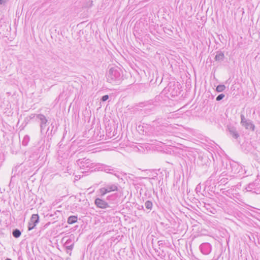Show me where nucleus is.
Returning <instances> with one entry per match:
<instances>
[{
  "instance_id": "obj_4",
  "label": "nucleus",
  "mask_w": 260,
  "mask_h": 260,
  "mask_svg": "<svg viewBox=\"0 0 260 260\" xmlns=\"http://www.w3.org/2000/svg\"><path fill=\"white\" fill-rule=\"evenodd\" d=\"M90 161L89 159H79L77 161V164L81 169H86L89 167V165L91 164Z\"/></svg>"
},
{
  "instance_id": "obj_17",
  "label": "nucleus",
  "mask_w": 260,
  "mask_h": 260,
  "mask_svg": "<svg viewBox=\"0 0 260 260\" xmlns=\"http://www.w3.org/2000/svg\"><path fill=\"white\" fill-rule=\"evenodd\" d=\"M29 141V136H27V135L25 136L23 138V140H22V145H23L24 146L27 145Z\"/></svg>"
},
{
  "instance_id": "obj_1",
  "label": "nucleus",
  "mask_w": 260,
  "mask_h": 260,
  "mask_svg": "<svg viewBox=\"0 0 260 260\" xmlns=\"http://www.w3.org/2000/svg\"><path fill=\"white\" fill-rule=\"evenodd\" d=\"M107 81L112 84H119L122 79L121 70L117 67L109 69L106 74Z\"/></svg>"
},
{
  "instance_id": "obj_27",
  "label": "nucleus",
  "mask_w": 260,
  "mask_h": 260,
  "mask_svg": "<svg viewBox=\"0 0 260 260\" xmlns=\"http://www.w3.org/2000/svg\"><path fill=\"white\" fill-rule=\"evenodd\" d=\"M5 260H12V259L10 258H7Z\"/></svg>"
},
{
  "instance_id": "obj_21",
  "label": "nucleus",
  "mask_w": 260,
  "mask_h": 260,
  "mask_svg": "<svg viewBox=\"0 0 260 260\" xmlns=\"http://www.w3.org/2000/svg\"><path fill=\"white\" fill-rule=\"evenodd\" d=\"M225 96L224 94H219L216 98V100L217 101H219L221 100Z\"/></svg>"
},
{
  "instance_id": "obj_24",
  "label": "nucleus",
  "mask_w": 260,
  "mask_h": 260,
  "mask_svg": "<svg viewBox=\"0 0 260 260\" xmlns=\"http://www.w3.org/2000/svg\"><path fill=\"white\" fill-rule=\"evenodd\" d=\"M6 2V0H0V4H4Z\"/></svg>"
},
{
  "instance_id": "obj_11",
  "label": "nucleus",
  "mask_w": 260,
  "mask_h": 260,
  "mask_svg": "<svg viewBox=\"0 0 260 260\" xmlns=\"http://www.w3.org/2000/svg\"><path fill=\"white\" fill-rule=\"evenodd\" d=\"M246 129H250L252 131H254L255 129V125L252 123V121L248 119V120L242 125Z\"/></svg>"
},
{
  "instance_id": "obj_8",
  "label": "nucleus",
  "mask_w": 260,
  "mask_h": 260,
  "mask_svg": "<svg viewBox=\"0 0 260 260\" xmlns=\"http://www.w3.org/2000/svg\"><path fill=\"white\" fill-rule=\"evenodd\" d=\"M37 118L40 121V128L42 132L46 127V124L47 122V119L46 117L43 114H37Z\"/></svg>"
},
{
  "instance_id": "obj_25",
  "label": "nucleus",
  "mask_w": 260,
  "mask_h": 260,
  "mask_svg": "<svg viewBox=\"0 0 260 260\" xmlns=\"http://www.w3.org/2000/svg\"><path fill=\"white\" fill-rule=\"evenodd\" d=\"M158 244L159 246H160L161 244H162V241H159L158 242Z\"/></svg>"
},
{
  "instance_id": "obj_6",
  "label": "nucleus",
  "mask_w": 260,
  "mask_h": 260,
  "mask_svg": "<svg viewBox=\"0 0 260 260\" xmlns=\"http://www.w3.org/2000/svg\"><path fill=\"white\" fill-rule=\"evenodd\" d=\"M94 204L99 208L106 209L110 207L105 201L100 198L96 199L94 201Z\"/></svg>"
},
{
  "instance_id": "obj_26",
  "label": "nucleus",
  "mask_w": 260,
  "mask_h": 260,
  "mask_svg": "<svg viewBox=\"0 0 260 260\" xmlns=\"http://www.w3.org/2000/svg\"><path fill=\"white\" fill-rule=\"evenodd\" d=\"M79 178H79L78 176H75V179H76V180H78Z\"/></svg>"
},
{
  "instance_id": "obj_14",
  "label": "nucleus",
  "mask_w": 260,
  "mask_h": 260,
  "mask_svg": "<svg viewBox=\"0 0 260 260\" xmlns=\"http://www.w3.org/2000/svg\"><path fill=\"white\" fill-rule=\"evenodd\" d=\"M99 191L101 197H103L106 193L110 192V191L108 190V189L106 186L104 187L100 188Z\"/></svg>"
},
{
  "instance_id": "obj_15",
  "label": "nucleus",
  "mask_w": 260,
  "mask_h": 260,
  "mask_svg": "<svg viewBox=\"0 0 260 260\" xmlns=\"http://www.w3.org/2000/svg\"><path fill=\"white\" fill-rule=\"evenodd\" d=\"M77 221V217L76 216H70L68 219L69 224H73Z\"/></svg>"
},
{
  "instance_id": "obj_18",
  "label": "nucleus",
  "mask_w": 260,
  "mask_h": 260,
  "mask_svg": "<svg viewBox=\"0 0 260 260\" xmlns=\"http://www.w3.org/2000/svg\"><path fill=\"white\" fill-rule=\"evenodd\" d=\"M225 89V86L224 85H218L216 87V91L218 92L224 91Z\"/></svg>"
},
{
  "instance_id": "obj_10",
  "label": "nucleus",
  "mask_w": 260,
  "mask_h": 260,
  "mask_svg": "<svg viewBox=\"0 0 260 260\" xmlns=\"http://www.w3.org/2000/svg\"><path fill=\"white\" fill-rule=\"evenodd\" d=\"M168 90L170 92L172 96H175L180 92L179 89L178 87H176L174 84L173 85H170L168 87Z\"/></svg>"
},
{
  "instance_id": "obj_22",
  "label": "nucleus",
  "mask_w": 260,
  "mask_h": 260,
  "mask_svg": "<svg viewBox=\"0 0 260 260\" xmlns=\"http://www.w3.org/2000/svg\"><path fill=\"white\" fill-rule=\"evenodd\" d=\"M109 99V95H103L101 98V101L103 102L106 101Z\"/></svg>"
},
{
  "instance_id": "obj_20",
  "label": "nucleus",
  "mask_w": 260,
  "mask_h": 260,
  "mask_svg": "<svg viewBox=\"0 0 260 260\" xmlns=\"http://www.w3.org/2000/svg\"><path fill=\"white\" fill-rule=\"evenodd\" d=\"M240 117H241V124L242 125L243 124L245 123L248 120V119H246L245 118V116H244V115L243 114H241Z\"/></svg>"
},
{
  "instance_id": "obj_13",
  "label": "nucleus",
  "mask_w": 260,
  "mask_h": 260,
  "mask_svg": "<svg viewBox=\"0 0 260 260\" xmlns=\"http://www.w3.org/2000/svg\"><path fill=\"white\" fill-rule=\"evenodd\" d=\"M110 192L117 191L118 185L117 184H108L106 185Z\"/></svg>"
},
{
  "instance_id": "obj_19",
  "label": "nucleus",
  "mask_w": 260,
  "mask_h": 260,
  "mask_svg": "<svg viewBox=\"0 0 260 260\" xmlns=\"http://www.w3.org/2000/svg\"><path fill=\"white\" fill-rule=\"evenodd\" d=\"M145 207L148 210H151L152 207V203L150 201H147L145 203Z\"/></svg>"
},
{
  "instance_id": "obj_3",
  "label": "nucleus",
  "mask_w": 260,
  "mask_h": 260,
  "mask_svg": "<svg viewBox=\"0 0 260 260\" xmlns=\"http://www.w3.org/2000/svg\"><path fill=\"white\" fill-rule=\"evenodd\" d=\"M200 249L203 254L208 255L211 252L212 246L209 243H203L200 246Z\"/></svg>"
},
{
  "instance_id": "obj_12",
  "label": "nucleus",
  "mask_w": 260,
  "mask_h": 260,
  "mask_svg": "<svg viewBox=\"0 0 260 260\" xmlns=\"http://www.w3.org/2000/svg\"><path fill=\"white\" fill-rule=\"evenodd\" d=\"M224 58V53L221 51H217L215 57V60L217 61H221Z\"/></svg>"
},
{
  "instance_id": "obj_7",
  "label": "nucleus",
  "mask_w": 260,
  "mask_h": 260,
  "mask_svg": "<svg viewBox=\"0 0 260 260\" xmlns=\"http://www.w3.org/2000/svg\"><path fill=\"white\" fill-rule=\"evenodd\" d=\"M228 131L230 135L233 138L237 139L239 137L240 135L235 127L231 125L228 126Z\"/></svg>"
},
{
  "instance_id": "obj_2",
  "label": "nucleus",
  "mask_w": 260,
  "mask_h": 260,
  "mask_svg": "<svg viewBox=\"0 0 260 260\" xmlns=\"http://www.w3.org/2000/svg\"><path fill=\"white\" fill-rule=\"evenodd\" d=\"M39 221V216L38 214H34L31 215L30 221L28 223V230L30 231L32 230Z\"/></svg>"
},
{
  "instance_id": "obj_5",
  "label": "nucleus",
  "mask_w": 260,
  "mask_h": 260,
  "mask_svg": "<svg viewBox=\"0 0 260 260\" xmlns=\"http://www.w3.org/2000/svg\"><path fill=\"white\" fill-rule=\"evenodd\" d=\"M74 246V243L72 241V239H68L63 245V247L65 248L67 253L71 255L72 250H73Z\"/></svg>"
},
{
  "instance_id": "obj_16",
  "label": "nucleus",
  "mask_w": 260,
  "mask_h": 260,
  "mask_svg": "<svg viewBox=\"0 0 260 260\" xmlns=\"http://www.w3.org/2000/svg\"><path fill=\"white\" fill-rule=\"evenodd\" d=\"M21 232H20V231L19 230H18L17 229H16L13 231L12 235H13V237L16 238H18L20 237V236H21Z\"/></svg>"
},
{
  "instance_id": "obj_9",
  "label": "nucleus",
  "mask_w": 260,
  "mask_h": 260,
  "mask_svg": "<svg viewBox=\"0 0 260 260\" xmlns=\"http://www.w3.org/2000/svg\"><path fill=\"white\" fill-rule=\"evenodd\" d=\"M101 170L103 171H104L105 172L107 173H110L114 175L115 176H117L116 172H117L115 168L106 166V165H103L101 167Z\"/></svg>"
},
{
  "instance_id": "obj_23",
  "label": "nucleus",
  "mask_w": 260,
  "mask_h": 260,
  "mask_svg": "<svg viewBox=\"0 0 260 260\" xmlns=\"http://www.w3.org/2000/svg\"><path fill=\"white\" fill-rule=\"evenodd\" d=\"M37 115L35 114H32L30 115V118L32 119L34 118Z\"/></svg>"
}]
</instances>
